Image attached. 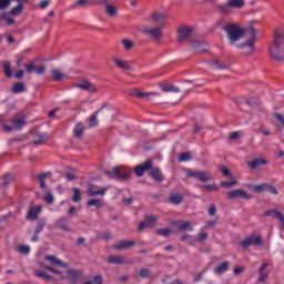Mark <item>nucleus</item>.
<instances>
[{"mask_svg":"<svg viewBox=\"0 0 284 284\" xmlns=\"http://www.w3.org/2000/svg\"><path fill=\"white\" fill-rule=\"evenodd\" d=\"M227 39L230 40L231 43H236V41L241 40V37L245 34V30L239 28V26L231 23L226 24L224 28Z\"/></svg>","mask_w":284,"mask_h":284,"instance_id":"f257e3e1","label":"nucleus"},{"mask_svg":"<svg viewBox=\"0 0 284 284\" xmlns=\"http://www.w3.org/2000/svg\"><path fill=\"white\" fill-rule=\"evenodd\" d=\"M247 32H250L251 38L246 43L239 44V48H241L243 51V54H252L254 52V43H256V29L251 27Z\"/></svg>","mask_w":284,"mask_h":284,"instance_id":"f03ea898","label":"nucleus"},{"mask_svg":"<svg viewBox=\"0 0 284 284\" xmlns=\"http://www.w3.org/2000/svg\"><path fill=\"white\" fill-rule=\"evenodd\" d=\"M144 34L159 43L163 39V27H146L144 28Z\"/></svg>","mask_w":284,"mask_h":284,"instance_id":"7ed1b4c3","label":"nucleus"},{"mask_svg":"<svg viewBox=\"0 0 284 284\" xmlns=\"http://www.w3.org/2000/svg\"><path fill=\"white\" fill-rule=\"evenodd\" d=\"M250 245H256L257 247H263L264 245L263 239H261V236L258 235L253 234L241 242V247H243V250H247Z\"/></svg>","mask_w":284,"mask_h":284,"instance_id":"20e7f679","label":"nucleus"},{"mask_svg":"<svg viewBox=\"0 0 284 284\" xmlns=\"http://www.w3.org/2000/svg\"><path fill=\"white\" fill-rule=\"evenodd\" d=\"M186 176L196 179L197 181H201L202 183H207V181H210L212 179V175L210 174V172H205V171L187 170Z\"/></svg>","mask_w":284,"mask_h":284,"instance_id":"39448f33","label":"nucleus"},{"mask_svg":"<svg viewBox=\"0 0 284 284\" xmlns=\"http://www.w3.org/2000/svg\"><path fill=\"white\" fill-rule=\"evenodd\" d=\"M227 199H245L246 201H250V199H252V195L247 194V192H245V190L243 189H237V190H233L227 192Z\"/></svg>","mask_w":284,"mask_h":284,"instance_id":"423d86ee","label":"nucleus"},{"mask_svg":"<svg viewBox=\"0 0 284 284\" xmlns=\"http://www.w3.org/2000/svg\"><path fill=\"white\" fill-rule=\"evenodd\" d=\"M192 37V28L182 27L178 30V42L183 43V41H187Z\"/></svg>","mask_w":284,"mask_h":284,"instance_id":"0eeeda50","label":"nucleus"},{"mask_svg":"<svg viewBox=\"0 0 284 284\" xmlns=\"http://www.w3.org/2000/svg\"><path fill=\"white\" fill-rule=\"evenodd\" d=\"M149 170H152V161H146L134 168L135 175L139 179H141L145 172H149Z\"/></svg>","mask_w":284,"mask_h":284,"instance_id":"6e6552de","label":"nucleus"},{"mask_svg":"<svg viewBox=\"0 0 284 284\" xmlns=\"http://www.w3.org/2000/svg\"><path fill=\"white\" fill-rule=\"evenodd\" d=\"M158 221L159 219L156 216H146L144 222H140L138 226L139 232H143L148 227H154V223Z\"/></svg>","mask_w":284,"mask_h":284,"instance_id":"1a4fd4ad","label":"nucleus"},{"mask_svg":"<svg viewBox=\"0 0 284 284\" xmlns=\"http://www.w3.org/2000/svg\"><path fill=\"white\" fill-rule=\"evenodd\" d=\"M41 210H43L41 206H30L26 216L27 221H37L39 214H41Z\"/></svg>","mask_w":284,"mask_h":284,"instance_id":"9d476101","label":"nucleus"},{"mask_svg":"<svg viewBox=\"0 0 284 284\" xmlns=\"http://www.w3.org/2000/svg\"><path fill=\"white\" fill-rule=\"evenodd\" d=\"M271 57L276 61H284V49L281 45L274 44L271 48Z\"/></svg>","mask_w":284,"mask_h":284,"instance_id":"9b49d317","label":"nucleus"},{"mask_svg":"<svg viewBox=\"0 0 284 284\" xmlns=\"http://www.w3.org/2000/svg\"><path fill=\"white\" fill-rule=\"evenodd\" d=\"M111 265H130V261L125 260L123 255H112L108 258Z\"/></svg>","mask_w":284,"mask_h":284,"instance_id":"f8f14e48","label":"nucleus"},{"mask_svg":"<svg viewBox=\"0 0 284 284\" xmlns=\"http://www.w3.org/2000/svg\"><path fill=\"white\" fill-rule=\"evenodd\" d=\"M55 227L62 230V232H72L68 217H60L58 221H55Z\"/></svg>","mask_w":284,"mask_h":284,"instance_id":"ddd939ff","label":"nucleus"},{"mask_svg":"<svg viewBox=\"0 0 284 284\" xmlns=\"http://www.w3.org/2000/svg\"><path fill=\"white\" fill-rule=\"evenodd\" d=\"M108 192V187L98 189L94 185H89V196H105Z\"/></svg>","mask_w":284,"mask_h":284,"instance_id":"4468645a","label":"nucleus"},{"mask_svg":"<svg viewBox=\"0 0 284 284\" xmlns=\"http://www.w3.org/2000/svg\"><path fill=\"white\" fill-rule=\"evenodd\" d=\"M44 261H49V263H51V265H58V267H64V268L69 267L68 263H63L61 260L57 258V256H54V255L44 256Z\"/></svg>","mask_w":284,"mask_h":284,"instance_id":"2eb2a0df","label":"nucleus"},{"mask_svg":"<svg viewBox=\"0 0 284 284\" xmlns=\"http://www.w3.org/2000/svg\"><path fill=\"white\" fill-rule=\"evenodd\" d=\"M173 225H176L178 230H180V232H194V227L192 226V224L190 222H183V221H175L173 223Z\"/></svg>","mask_w":284,"mask_h":284,"instance_id":"dca6fc26","label":"nucleus"},{"mask_svg":"<svg viewBox=\"0 0 284 284\" xmlns=\"http://www.w3.org/2000/svg\"><path fill=\"white\" fill-rule=\"evenodd\" d=\"M75 88H79L80 90H87V92H97V87L87 80L75 84Z\"/></svg>","mask_w":284,"mask_h":284,"instance_id":"f3484780","label":"nucleus"},{"mask_svg":"<svg viewBox=\"0 0 284 284\" xmlns=\"http://www.w3.org/2000/svg\"><path fill=\"white\" fill-rule=\"evenodd\" d=\"M267 263L262 264L261 268L258 270V278L257 283H265L267 281Z\"/></svg>","mask_w":284,"mask_h":284,"instance_id":"a211bd4d","label":"nucleus"},{"mask_svg":"<svg viewBox=\"0 0 284 284\" xmlns=\"http://www.w3.org/2000/svg\"><path fill=\"white\" fill-rule=\"evenodd\" d=\"M151 19L154 21V23H159L160 28H163V21H165V13L163 12H153L151 14Z\"/></svg>","mask_w":284,"mask_h":284,"instance_id":"6ab92c4d","label":"nucleus"},{"mask_svg":"<svg viewBox=\"0 0 284 284\" xmlns=\"http://www.w3.org/2000/svg\"><path fill=\"white\" fill-rule=\"evenodd\" d=\"M169 203H171V205H181L183 203V195H181V193H171Z\"/></svg>","mask_w":284,"mask_h":284,"instance_id":"aec40b11","label":"nucleus"},{"mask_svg":"<svg viewBox=\"0 0 284 284\" xmlns=\"http://www.w3.org/2000/svg\"><path fill=\"white\" fill-rule=\"evenodd\" d=\"M247 165L251 168V170H256V168H260V165H267V160L256 158L255 160L250 161Z\"/></svg>","mask_w":284,"mask_h":284,"instance_id":"412c9836","label":"nucleus"},{"mask_svg":"<svg viewBox=\"0 0 284 284\" xmlns=\"http://www.w3.org/2000/svg\"><path fill=\"white\" fill-rule=\"evenodd\" d=\"M216 10H219V12H222V14H232V7L230 6L229 1L216 4Z\"/></svg>","mask_w":284,"mask_h":284,"instance_id":"4be33fe9","label":"nucleus"},{"mask_svg":"<svg viewBox=\"0 0 284 284\" xmlns=\"http://www.w3.org/2000/svg\"><path fill=\"white\" fill-rule=\"evenodd\" d=\"M113 174H114L115 179H122V180L130 179V173L125 172V170H123L121 168H114Z\"/></svg>","mask_w":284,"mask_h":284,"instance_id":"5701e85b","label":"nucleus"},{"mask_svg":"<svg viewBox=\"0 0 284 284\" xmlns=\"http://www.w3.org/2000/svg\"><path fill=\"white\" fill-rule=\"evenodd\" d=\"M14 130H22L26 125V116L14 118L11 120Z\"/></svg>","mask_w":284,"mask_h":284,"instance_id":"b1692460","label":"nucleus"},{"mask_svg":"<svg viewBox=\"0 0 284 284\" xmlns=\"http://www.w3.org/2000/svg\"><path fill=\"white\" fill-rule=\"evenodd\" d=\"M134 245H136L135 241H121L115 244V250H130Z\"/></svg>","mask_w":284,"mask_h":284,"instance_id":"393cba45","label":"nucleus"},{"mask_svg":"<svg viewBox=\"0 0 284 284\" xmlns=\"http://www.w3.org/2000/svg\"><path fill=\"white\" fill-rule=\"evenodd\" d=\"M149 176L152 178L153 181H158L161 183L165 178H163V173H161V170L159 169H152L149 173Z\"/></svg>","mask_w":284,"mask_h":284,"instance_id":"a878e982","label":"nucleus"},{"mask_svg":"<svg viewBox=\"0 0 284 284\" xmlns=\"http://www.w3.org/2000/svg\"><path fill=\"white\" fill-rule=\"evenodd\" d=\"M229 267H230V262H223L222 264L217 265L214 268V274H217V275L225 274Z\"/></svg>","mask_w":284,"mask_h":284,"instance_id":"bb28decb","label":"nucleus"},{"mask_svg":"<svg viewBox=\"0 0 284 284\" xmlns=\"http://www.w3.org/2000/svg\"><path fill=\"white\" fill-rule=\"evenodd\" d=\"M48 141V134L45 133H39L34 136L33 143L36 145H43Z\"/></svg>","mask_w":284,"mask_h":284,"instance_id":"cd10ccee","label":"nucleus"},{"mask_svg":"<svg viewBox=\"0 0 284 284\" xmlns=\"http://www.w3.org/2000/svg\"><path fill=\"white\" fill-rule=\"evenodd\" d=\"M100 109L98 111H95L90 118H89V128H97V125H99V120H97V118L99 116V113L101 112Z\"/></svg>","mask_w":284,"mask_h":284,"instance_id":"c85d7f7f","label":"nucleus"},{"mask_svg":"<svg viewBox=\"0 0 284 284\" xmlns=\"http://www.w3.org/2000/svg\"><path fill=\"white\" fill-rule=\"evenodd\" d=\"M13 94H21V92H26V84L23 82H16L12 85Z\"/></svg>","mask_w":284,"mask_h":284,"instance_id":"c756f323","label":"nucleus"},{"mask_svg":"<svg viewBox=\"0 0 284 284\" xmlns=\"http://www.w3.org/2000/svg\"><path fill=\"white\" fill-rule=\"evenodd\" d=\"M114 63L116 68H120V70H132V67H130V64L126 61H123L119 58L114 59Z\"/></svg>","mask_w":284,"mask_h":284,"instance_id":"7c9ffc66","label":"nucleus"},{"mask_svg":"<svg viewBox=\"0 0 284 284\" xmlns=\"http://www.w3.org/2000/svg\"><path fill=\"white\" fill-rule=\"evenodd\" d=\"M229 1V6H231V10L237 9L241 10V8H243L245 6V1L243 0H227Z\"/></svg>","mask_w":284,"mask_h":284,"instance_id":"2f4dec72","label":"nucleus"},{"mask_svg":"<svg viewBox=\"0 0 284 284\" xmlns=\"http://www.w3.org/2000/svg\"><path fill=\"white\" fill-rule=\"evenodd\" d=\"M52 79L53 81H63V79H65V74L59 69H54L52 70Z\"/></svg>","mask_w":284,"mask_h":284,"instance_id":"473e14b6","label":"nucleus"},{"mask_svg":"<svg viewBox=\"0 0 284 284\" xmlns=\"http://www.w3.org/2000/svg\"><path fill=\"white\" fill-rule=\"evenodd\" d=\"M83 124L82 123H78L75 124L74 129H73V134L77 139L83 136Z\"/></svg>","mask_w":284,"mask_h":284,"instance_id":"72a5a7b5","label":"nucleus"},{"mask_svg":"<svg viewBox=\"0 0 284 284\" xmlns=\"http://www.w3.org/2000/svg\"><path fill=\"white\" fill-rule=\"evenodd\" d=\"M282 43H284V31H275L274 45H281Z\"/></svg>","mask_w":284,"mask_h":284,"instance_id":"f704fd0d","label":"nucleus"},{"mask_svg":"<svg viewBox=\"0 0 284 284\" xmlns=\"http://www.w3.org/2000/svg\"><path fill=\"white\" fill-rule=\"evenodd\" d=\"M21 12H23V4L22 3L12 8L11 11L9 12V14H11V17H19V14H21Z\"/></svg>","mask_w":284,"mask_h":284,"instance_id":"c9c22d12","label":"nucleus"},{"mask_svg":"<svg viewBox=\"0 0 284 284\" xmlns=\"http://www.w3.org/2000/svg\"><path fill=\"white\" fill-rule=\"evenodd\" d=\"M16 250L17 252H19V254H23L24 256H28L30 254V246L28 245H19Z\"/></svg>","mask_w":284,"mask_h":284,"instance_id":"e433bc0d","label":"nucleus"},{"mask_svg":"<svg viewBox=\"0 0 284 284\" xmlns=\"http://www.w3.org/2000/svg\"><path fill=\"white\" fill-rule=\"evenodd\" d=\"M105 11H106V14H109V17H116L118 14L116 7L112 4H108L105 7Z\"/></svg>","mask_w":284,"mask_h":284,"instance_id":"4c0bfd02","label":"nucleus"},{"mask_svg":"<svg viewBox=\"0 0 284 284\" xmlns=\"http://www.w3.org/2000/svg\"><path fill=\"white\" fill-rule=\"evenodd\" d=\"M36 276H38V278H43L44 281H52V275H49L43 271H36Z\"/></svg>","mask_w":284,"mask_h":284,"instance_id":"58836bf2","label":"nucleus"},{"mask_svg":"<svg viewBox=\"0 0 284 284\" xmlns=\"http://www.w3.org/2000/svg\"><path fill=\"white\" fill-rule=\"evenodd\" d=\"M162 91L163 92H173V93H179L181 92V89H179V87H174V85H166V87H162Z\"/></svg>","mask_w":284,"mask_h":284,"instance_id":"ea45409f","label":"nucleus"},{"mask_svg":"<svg viewBox=\"0 0 284 284\" xmlns=\"http://www.w3.org/2000/svg\"><path fill=\"white\" fill-rule=\"evenodd\" d=\"M87 205L89 206V207H103V204L101 203V201L100 200H97V199H92V200H89L88 201V203H87Z\"/></svg>","mask_w":284,"mask_h":284,"instance_id":"a19ab883","label":"nucleus"},{"mask_svg":"<svg viewBox=\"0 0 284 284\" xmlns=\"http://www.w3.org/2000/svg\"><path fill=\"white\" fill-rule=\"evenodd\" d=\"M72 201H73L74 203H79V201H81V190H79L78 187H74V189H73Z\"/></svg>","mask_w":284,"mask_h":284,"instance_id":"79ce46f5","label":"nucleus"},{"mask_svg":"<svg viewBox=\"0 0 284 284\" xmlns=\"http://www.w3.org/2000/svg\"><path fill=\"white\" fill-rule=\"evenodd\" d=\"M122 45L124 47V50L130 51L132 48H134V42L132 40L123 39Z\"/></svg>","mask_w":284,"mask_h":284,"instance_id":"37998d69","label":"nucleus"},{"mask_svg":"<svg viewBox=\"0 0 284 284\" xmlns=\"http://www.w3.org/2000/svg\"><path fill=\"white\" fill-rule=\"evenodd\" d=\"M3 70H4L6 77H8V79H10V77H12V67L10 65V62H6L3 64Z\"/></svg>","mask_w":284,"mask_h":284,"instance_id":"c03bdc74","label":"nucleus"},{"mask_svg":"<svg viewBox=\"0 0 284 284\" xmlns=\"http://www.w3.org/2000/svg\"><path fill=\"white\" fill-rule=\"evenodd\" d=\"M267 183H262V184H257V185H254L253 186V191L254 192H266V190H267Z\"/></svg>","mask_w":284,"mask_h":284,"instance_id":"a18cd8bd","label":"nucleus"},{"mask_svg":"<svg viewBox=\"0 0 284 284\" xmlns=\"http://www.w3.org/2000/svg\"><path fill=\"white\" fill-rule=\"evenodd\" d=\"M172 232V229H158L155 234L159 236H168Z\"/></svg>","mask_w":284,"mask_h":284,"instance_id":"49530a36","label":"nucleus"},{"mask_svg":"<svg viewBox=\"0 0 284 284\" xmlns=\"http://www.w3.org/2000/svg\"><path fill=\"white\" fill-rule=\"evenodd\" d=\"M50 172H48V173H41L40 175H39V182H40V187H45V176H50Z\"/></svg>","mask_w":284,"mask_h":284,"instance_id":"de8ad7c7","label":"nucleus"},{"mask_svg":"<svg viewBox=\"0 0 284 284\" xmlns=\"http://www.w3.org/2000/svg\"><path fill=\"white\" fill-rule=\"evenodd\" d=\"M190 153H181L178 158L179 163H185L190 161Z\"/></svg>","mask_w":284,"mask_h":284,"instance_id":"09e8293b","label":"nucleus"},{"mask_svg":"<svg viewBox=\"0 0 284 284\" xmlns=\"http://www.w3.org/2000/svg\"><path fill=\"white\" fill-rule=\"evenodd\" d=\"M12 0H0V10H7L10 8Z\"/></svg>","mask_w":284,"mask_h":284,"instance_id":"8fccbe9b","label":"nucleus"},{"mask_svg":"<svg viewBox=\"0 0 284 284\" xmlns=\"http://www.w3.org/2000/svg\"><path fill=\"white\" fill-rule=\"evenodd\" d=\"M10 183H12V175L11 174L4 175L3 179H2L3 187L10 185Z\"/></svg>","mask_w":284,"mask_h":284,"instance_id":"3c124183","label":"nucleus"},{"mask_svg":"<svg viewBox=\"0 0 284 284\" xmlns=\"http://www.w3.org/2000/svg\"><path fill=\"white\" fill-rule=\"evenodd\" d=\"M134 97H139V99H148V97H150V94L152 93H145V92H141L139 90L133 91Z\"/></svg>","mask_w":284,"mask_h":284,"instance_id":"603ef678","label":"nucleus"},{"mask_svg":"<svg viewBox=\"0 0 284 284\" xmlns=\"http://www.w3.org/2000/svg\"><path fill=\"white\" fill-rule=\"evenodd\" d=\"M206 239H207V233L205 231H202L199 233L195 241H197V243H203V241H205Z\"/></svg>","mask_w":284,"mask_h":284,"instance_id":"864d4df0","label":"nucleus"},{"mask_svg":"<svg viewBox=\"0 0 284 284\" xmlns=\"http://www.w3.org/2000/svg\"><path fill=\"white\" fill-rule=\"evenodd\" d=\"M203 187L206 190V192H219V186L213 184H205Z\"/></svg>","mask_w":284,"mask_h":284,"instance_id":"5fc2aeb1","label":"nucleus"},{"mask_svg":"<svg viewBox=\"0 0 284 284\" xmlns=\"http://www.w3.org/2000/svg\"><path fill=\"white\" fill-rule=\"evenodd\" d=\"M222 187H233V185H239V182L236 180H233L231 182L223 181L221 182Z\"/></svg>","mask_w":284,"mask_h":284,"instance_id":"6e6d98bb","label":"nucleus"},{"mask_svg":"<svg viewBox=\"0 0 284 284\" xmlns=\"http://www.w3.org/2000/svg\"><path fill=\"white\" fill-rule=\"evenodd\" d=\"M44 201L45 203H48L49 205H52V203H54V196L52 195V193H47L44 195Z\"/></svg>","mask_w":284,"mask_h":284,"instance_id":"4d7b16f0","label":"nucleus"},{"mask_svg":"<svg viewBox=\"0 0 284 284\" xmlns=\"http://www.w3.org/2000/svg\"><path fill=\"white\" fill-rule=\"evenodd\" d=\"M6 17H7V14H6V13H2V14L0 16V19H4L7 26H14V19H12V18H6Z\"/></svg>","mask_w":284,"mask_h":284,"instance_id":"13d9d810","label":"nucleus"},{"mask_svg":"<svg viewBox=\"0 0 284 284\" xmlns=\"http://www.w3.org/2000/svg\"><path fill=\"white\" fill-rule=\"evenodd\" d=\"M43 227H45V223L43 222H38V226L34 231L36 234H41V232H43Z\"/></svg>","mask_w":284,"mask_h":284,"instance_id":"bf43d9fd","label":"nucleus"},{"mask_svg":"<svg viewBox=\"0 0 284 284\" xmlns=\"http://www.w3.org/2000/svg\"><path fill=\"white\" fill-rule=\"evenodd\" d=\"M140 276H141V278H148V276H150V270L141 268L140 270Z\"/></svg>","mask_w":284,"mask_h":284,"instance_id":"052dcab7","label":"nucleus"},{"mask_svg":"<svg viewBox=\"0 0 284 284\" xmlns=\"http://www.w3.org/2000/svg\"><path fill=\"white\" fill-rule=\"evenodd\" d=\"M266 192H270V194H278V190H276V187L272 186V184H267Z\"/></svg>","mask_w":284,"mask_h":284,"instance_id":"680f3d73","label":"nucleus"},{"mask_svg":"<svg viewBox=\"0 0 284 284\" xmlns=\"http://www.w3.org/2000/svg\"><path fill=\"white\" fill-rule=\"evenodd\" d=\"M50 6V0H41L39 3V8H41L42 10H45V8H48Z\"/></svg>","mask_w":284,"mask_h":284,"instance_id":"e2e57ef3","label":"nucleus"},{"mask_svg":"<svg viewBox=\"0 0 284 284\" xmlns=\"http://www.w3.org/2000/svg\"><path fill=\"white\" fill-rule=\"evenodd\" d=\"M44 268H45L48 272H52V274H58V275L61 274V271L55 270V268L52 267V266L44 265Z\"/></svg>","mask_w":284,"mask_h":284,"instance_id":"0e129e2a","label":"nucleus"},{"mask_svg":"<svg viewBox=\"0 0 284 284\" xmlns=\"http://www.w3.org/2000/svg\"><path fill=\"white\" fill-rule=\"evenodd\" d=\"M181 241H182V242L187 241V243H189L190 245H193V244H194V240H192V239L190 237V235H183V236L181 237Z\"/></svg>","mask_w":284,"mask_h":284,"instance_id":"69168bd1","label":"nucleus"},{"mask_svg":"<svg viewBox=\"0 0 284 284\" xmlns=\"http://www.w3.org/2000/svg\"><path fill=\"white\" fill-rule=\"evenodd\" d=\"M221 172L224 176H232V173L230 172V169H227V166H222Z\"/></svg>","mask_w":284,"mask_h":284,"instance_id":"338daca9","label":"nucleus"},{"mask_svg":"<svg viewBox=\"0 0 284 284\" xmlns=\"http://www.w3.org/2000/svg\"><path fill=\"white\" fill-rule=\"evenodd\" d=\"M93 283L94 284H103V277H101V275H95L93 277Z\"/></svg>","mask_w":284,"mask_h":284,"instance_id":"774afa93","label":"nucleus"}]
</instances>
